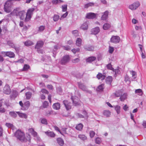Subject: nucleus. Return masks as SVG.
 I'll return each instance as SVG.
<instances>
[{
  "label": "nucleus",
  "instance_id": "obj_1",
  "mask_svg": "<svg viewBox=\"0 0 146 146\" xmlns=\"http://www.w3.org/2000/svg\"><path fill=\"white\" fill-rule=\"evenodd\" d=\"M14 135L17 139L22 142H26L27 141L25 133L21 130H17L15 133Z\"/></svg>",
  "mask_w": 146,
  "mask_h": 146
},
{
  "label": "nucleus",
  "instance_id": "obj_2",
  "mask_svg": "<svg viewBox=\"0 0 146 146\" xmlns=\"http://www.w3.org/2000/svg\"><path fill=\"white\" fill-rule=\"evenodd\" d=\"M19 9V8H16L13 10L11 13L14 14L15 15L19 16L21 20H23L24 19L26 15L25 12L24 11H22L18 12Z\"/></svg>",
  "mask_w": 146,
  "mask_h": 146
},
{
  "label": "nucleus",
  "instance_id": "obj_3",
  "mask_svg": "<svg viewBox=\"0 0 146 146\" xmlns=\"http://www.w3.org/2000/svg\"><path fill=\"white\" fill-rule=\"evenodd\" d=\"M10 1L8 0L5 3L4 5V11L7 13H9L11 11V3Z\"/></svg>",
  "mask_w": 146,
  "mask_h": 146
},
{
  "label": "nucleus",
  "instance_id": "obj_4",
  "mask_svg": "<svg viewBox=\"0 0 146 146\" xmlns=\"http://www.w3.org/2000/svg\"><path fill=\"white\" fill-rule=\"evenodd\" d=\"M79 88L83 91L87 92L91 94L92 92L91 91L88 90L86 86L84 84L81 82H78L77 83Z\"/></svg>",
  "mask_w": 146,
  "mask_h": 146
},
{
  "label": "nucleus",
  "instance_id": "obj_5",
  "mask_svg": "<svg viewBox=\"0 0 146 146\" xmlns=\"http://www.w3.org/2000/svg\"><path fill=\"white\" fill-rule=\"evenodd\" d=\"M140 4L139 1H137L134 2L132 4L129 6V8L132 10H134L137 9L140 6Z\"/></svg>",
  "mask_w": 146,
  "mask_h": 146
},
{
  "label": "nucleus",
  "instance_id": "obj_6",
  "mask_svg": "<svg viewBox=\"0 0 146 146\" xmlns=\"http://www.w3.org/2000/svg\"><path fill=\"white\" fill-rule=\"evenodd\" d=\"M120 40V37L118 36H112L110 39V42L113 43L117 44Z\"/></svg>",
  "mask_w": 146,
  "mask_h": 146
},
{
  "label": "nucleus",
  "instance_id": "obj_7",
  "mask_svg": "<svg viewBox=\"0 0 146 146\" xmlns=\"http://www.w3.org/2000/svg\"><path fill=\"white\" fill-rule=\"evenodd\" d=\"M70 59V58L69 55H65L61 59L60 63L62 65H65L69 61Z\"/></svg>",
  "mask_w": 146,
  "mask_h": 146
},
{
  "label": "nucleus",
  "instance_id": "obj_8",
  "mask_svg": "<svg viewBox=\"0 0 146 146\" xmlns=\"http://www.w3.org/2000/svg\"><path fill=\"white\" fill-rule=\"evenodd\" d=\"M11 92L10 86L8 84H6L4 88L3 92L6 94H9Z\"/></svg>",
  "mask_w": 146,
  "mask_h": 146
},
{
  "label": "nucleus",
  "instance_id": "obj_9",
  "mask_svg": "<svg viewBox=\"0 0 146 146\" xmlns=\"http://www.w3.org/2000/svg\"><path fill=\"white\" fill-rule=\"evenodd\" d=\"M97 14L93 13H89L86 14V18L88 19L96 18Z\"/></svg>",
  "mask_w": 146,
  "mask_h": 146
},
{
  "label": "nucleus",
  "instance_id": "obj_10",
  "mask_svg": "<svg viewBox=\"0 0 146 146\" xmlns=\"http://www.w3.org/2000/svg\"><path fill=\"white\" fill-rule=\"evenodd\" d=\"M71 99L72 101L73 104L75 106H77L79 104V99L77 97L72 96Z\"/></svg>",
  "mask_w": 146,
  "mask_h": 146
},
{
  "label": "nucleus",
  "instance_id": "obj_11",
  "mask_svg": "<svg viewBox=\"0 0 146 146\" xmlns=\"http://www.w3.org/2000/svg\"><path fill=\"white\" fill-rule=\"evenodd\" d=\"M44 44V42L42 40H39L37 42L35 47V48L39 49L42 48Z\"/></svg>",
  "mask_w": 146,
  "mask_h": 146
},
{
  "label": "nucleus",
  "instance_id": "obj_12",
  "mask_svg": "<svg viewBox=\"0 0 146 146\" xmlns=\"http://www.w3.org/2000/svg\"><path fill=\"white\" fill-rule=\"evenodd\" d=\"M63 103L67 110H69L71 109V104L67 100H64L63 101Z\"/></svg>",
  "mask_w": 146,
  "mask_h": 146
},
{
  "label": "nucleus",
  "instance_id": "obj_13",
  "mask_svg": "<svg viewBox=\"0 0 146 146\" xmlns=\"http://www.w3.org/2000/svg\"><path fill=\"white\" fill-rule=\"evenodd\" d=\"M100 31V29L98 27L92 29L91 31L92 34L95 35L98 34Z\"/></svg>",
  "mask_w": 146,
  "mask_h": 146
},
{
  "label": "nucleus",
  "instance_id": "obj_14",
  "mask_svg": "<svg viewBox=\"0 0 146 146\" xmlns=\"http://www.w3.org/2000/svg\"><path fill=\"white\" fill-rule=\"evenodd\" d=\"M88 21H86L80 27L81 29L84 30H87L88 28Z\"/></svg>",
  "mask_w": 146,
  "mask_h": 146
},
{
  "label": "nucleus",
  "instance_id": "obj_15",
  "mask_svg": "<svg viewBox=\"0 0 146 146\" xmlns=\"http://www.w3.org/2000/svg\"><path fill=\"white\" fill-rule=\"evenodd\" d=\"M109 12L108 11H106L102 16L101 19L103 20H106L108 18Z\"/></svg>",
  "mask_w": 146,
  "mask_h": 146
},
{
  "label": "nucleus",
  "instance_id": "obj_16",
  "mask_svg": "<svg viewBox=\"0 0 146 146\" xmlns=\"http://www.w3.org/2000/svg\"><path fill=\"white\" fill-rule=\"evenodd\" d=\"M4 53L6 56H9L10 58H14L15 56L14 53L11 51L4 52Z\"/></svg>",
  "mask_w": 146,
  "mask_h": 146
},
{
  "label": "nucleus",
  "instance_id": "obj_17",
  "mask_svg": "<svg viewBox=\"0 0 146 146\" xmlns=\"http://www.w3.org/2000/svg\"><path fill=\"white\" fill-rule=\"evenodd\" d=\"M45 133L47 136L51 137H53L55 136V134L53 132L49 131L45 132Z\"/></svg>",
  "mask_w": 146,
  "mask_h": 146
},
{
  "label": "nucleus",
  "instance_id": "obj_18",
  "mask_svg": "<svg viewBox=\"0 0 146 146\" xmlns=\"http://www.w3.org/2000/svg\"><path fill=\"white\" fill-rule=\"evenodd\" d=\"M84 48L86 50L88 51H93L94 49V47L92 45L85 46Z\"/></svg>",
  "mask_w": 146,
  "mask_h": 146
},
{
  "label": "nucleus",
  "instance_id": "obj_19",
  "mask_svg": "<svg viewBox=\"0 0 146 146\" xmlns=\"http://www.w3.org/2000/svg\"><path fill=\"white\" fill-rule=\"evenodd\" d=\"M56 140L60 146H63L64 145V142L62 138L59 137Z\"/></svg>",
  "mask_w": 146,
  "mask_h": 146
},
{
  "label": "nucleus",
  "instance_id": "obj_20",
  "mask_svg": "<svg viewBox=\"0 0 146 146\" xmlns=\"http://www.w3.org/2000/svg\"><path fill=\"white\" fill-rule=\"evenodd\" d=\"M96 59V57L92 56L87 58L86 60L87 62L91 63V62L95 61Z\"/></svg>",
  "mask_w": 146,
  "mask_h": 146
},
{
  "label": "nucleus",
  "instance_id": "obj_21",
  "mask_svg": "<svg viewBox=\"0 0 146 146\" xmlns=\"http://www.w3.org/2000/svg\"><path fill=\"white\" fill-rule=\"evenodd\" d=\"M17 92L15 90H13L12 91L10 97L11 99L15 98L17 96Z\"/></svg>",
  "mask_w": 146,
  "mask_h": 146
},
{
  "label": "nucleus",
  "instance_id": "obj_22",
  "mask_svg": "<svg viewBox=\"0 0 146 146\" xmlns=\"http://www.w3.org/2000/svg\"><path fill=\"white\" fill-rule=\"evenodd\" d=\"M96 77L98 79H101L102 80H103L105 78L106 76L102 74L101 73H99L97 75Z\"/></svg>",
  "mask_w": 146,
  "mask_h": 146
},
{
  "label": "nucleus",
  "instance_id": "obj_23",
  "mask_svg": "<svg viewBox=\"0 0 146 146\" xmlns=\"http://www.w3.org/2000/svg\"><path fill=\"white\" fill-rule=\"evenodd\" d=\"M82 40L80 38H77L76 41V45L77 46L80 47L82 45Z\"/></svg>",
  "mask_w": 146,
  "mask_h": 146
},
{
  "label": "nucleus",
  "instance_id": "obj_24",
  "mask_svg": "<svg viewBox=\"0 0 146 146\" xmlns=\"http://www.w3.org/2000/svg\"><path fill=\"white\" fill-rule=\"evenodd\" d=\"M25 45L26 46H29L34 44V43L31 41L27 40L24 42Z\"/></svg>",
  "mask_w": 146,
  "mask_h": 146
},
{
  "label": "nucleus",
  "instance_id": "obj_25",
  "mask_svg": "<svg viewBox=\"0 0 146 146\" xmlns=\"http://www.w3.org/2000/svg\"><path fill=\"white\" fill-rule=\"evenodd\" d=\"M7 44L13 48L16 49L15 45L11 40H9L7 41Z\"/></svg>",
  "mask_w": 146,
  "mask_h": 146
},
{
  "label": "nucleus",
  "instance_id": "obj_26",
  "mask_svg": "<svg viewBox=\"0 0 146 146\" xmlns=\"http://www.w3.org/2000/svg\"><path fill=\"white\" fill-rule=\"evenodd\" d=\"M106 82L107 84L111 85L112 81V78L111 76H108L107 77L106 79Z\"/></svg>",
  "mask_w": 146,
  "mask_h": 146
},
{
  "label": "nucleus",
  "instance_id": "obj_27",
  "mask_svg": "<svg viewBox=\"0 0 146 146\" xmlns=\"http://www.w3.org/2000/svg\"><path fill=\"white\" fill-rule=\"evenodd\" d=\"M52 106L54 109L56 110H58L60 108V104L58 103H56L54 104Z\"/></svg>",
  "mask_w": 146,
  "mask_h": 146
},
{
  "label": "nucleus",
  "instance_id": "obj_28",
  "mask_svg": "<svg viewBox=\"0 0 146 146\" xmlns=\"http://www.w3.org/2000/svg\"><path fill=\"white\" fill-rule=\"evenodd\" d=\"M127 94L126 93H124L123 95H121L119 99L121 101H123L127 98Z\"/></svg>",
  "mask_w": 146,
  "mask_h": 146
},
{
  "label": "nucleus",
  "instance_id": "obj_29",
  "mask_svg": "<svg viewBox=\"0 0 146 146\" xmlns=\"http://www.w3.org/2000/svg\"><path fill=\"white\" fill-rule=\"evenodd\" d=\"M122 92L121 90H119L116 91L114 93L115 96L116 97H120L122 94Z\"/></svg>",
  "mask_w": 146,
  "mask_h": 146
},
{
  "label": "nucleus",
  "instance_id": "obj_30",
  "mask_svg": "<svg viewBox=\"0 0 146 146\" xmlns=\"http://www.w3.org/2000/svg\"><path fill=\"white\" fill-rule=\"evenodd\" d=\"M131 74L132 75V80H134L136 78V72L133 71H130Z\"/></svg>",
  "mask_w": 146,
  "mask_h": 146
},
{
  "label": "nucleus",
  "instance_id": "obj_31",
  "mask_svg": "<svg viewBox=\"0 0 146 146\" xmlns=\"http://www.w3.org/2000/svg\"><path fill=\"white\" fill-rule=\"evenodd\" d=\"M83 127V124L80 123L76 125V128L78 130L81 131Z\"/></svg>",
  "mask_w": 146,
  "mask_h": 146
},
{
  "label": "nucleus",
  "instance_id": "obj_32",
  "mask_svg": "<svg viewBox=\"0 0 146 146\" xmlns=\"http://www.w3.org/2000/svg\"><path fill=\"white\" fill-rule=\"evenodd\" d=\"M103 114L106 117H108L110 116L111 115V112L109 110H104L103 113Z\"/></svg>",
  "mask_w": 146,
  "mask_h": 146
},
{
  "label": "nucleus",
  "instance_id": "obj_33",
  "mask_svg": "<svg viewBox=\"0 0 146 146\" xmlns=\"http://www.w3.org/2000/svg\"><path fill=\"white\" fill-rule=\"evenodd\" d=\"M17 113L19 115L20 117L22 118H26L27 116L26 114L24 113H20L19 112H17Z\"/></svg>",
  "mask_w": 146,
  "mask_h": 146
},
{
  "label": "nucleus",
  "instance_id": "obj_34",
  "mask_svg": "<svg viewBox=\"0 0 146 146\" xmlns=\"http://www.w3.org/2000/svg\"><path fill=\"white\" fill-rule=\"evenodd\" d=\"M78 137L80 139L83 140L85 141L87 139V137L84 135L80 134L78 136Z\"/></svg>",
  "mask_w": 146,
  "mask_h": 146
},
{
  "label": "nucleus",
  "instance_id": "obj_35",
  "mask_svg": "<svg viewBox=\"0 0 146 146\" xmlns=\"http://www.w3.org/2000/svg\"><path fill=\"white\" fill-rule=\"evenodd\" d=\"M135 94H138L140 96H142L143 94V92L142 90L141 89H138L136 90L135 91Z\"/></svg>",
  "mask_w": 146,
  "mask_h": 146
},
{
  "label": "nucleus",
  "instance_id": "obj_36",
  "mask_svg": "<svg viewBox=\"0 0 146 146\" xmlns=\"http://www.w3.org/2000/svg\"><path fill=\"white\" fill-rule=\"evenodd\" d=\"M35 10L34 8H31L29 9L27 13L28 14L32 15L33 14V12Z\"/></svg>",
  "mask_w": 146,
  "mask_h": 146
},
{
  "label": "nucleus",
  "instance_id": "obj_37",
  "mask_svg": "<svg viewBox=\"0 0 146 146\" xmlns=\"http://www.w3.org/2000/svg\"><path fill=\"white\" fill-rule=\"evenodd\" d=\"M26 98L27 100H29L32 96V93L30 92H28L26 93Z\"/></svg>",
  "mask_w": 146,
  "mask_h": 146
},
{
  "label": "nucleus",
  "instance_id": "obj_38",
  "mask_svg": "<svg viewBox=\"0 0 146 146\" xmlns=\"http://www.w3.org/2000/svg\"><path fill=\"white\" fill-rule=\"evenodd\" d=\"M30 68V66L27 64L24 65L22 70L23 71H27Z\"/></svg>",
  "mask_w": 146,
  "mask_h": 146
},
{
  "label": "nucleus",
  "instance_id": "obj_39",
  "mask_svg": "<svg viewBox=\"0 0 146 146\" xmlns=\"http://www.w3.org/2000/svg\"><path fill=\"white\" fill-rule=\"evenodd\" d=\"M94 3L92 2H90L87 4H86L84 5V8H87L93 6L94 5Z\"/></svg>",
  "mask_w": 146,
  "mask_h": 146
},
{
  "label": "nucleus",
  "instance_id": "obj_40",
  "mask_svg": "<svg viewBox=\"0 0 146 146\" xmlns=\"http://www.w3.org/2000/svg\"><path fill=\"white\" fill-rule=\"evenodd\" d=\"M17 112L15 113L14 111H10L9 114L13 118H15L17 116Z\"/></svg>",
  "mask_w": 146,
  "mask_h": 146
},
{
  "label": "nucleus",
  "instance_id": "obj_41",
  "mask_svg": "<svg viewBox=\"0 0 146 146\" xmlns=\"http://www.w3.org/2000/svg\"><path fill=\"white\" fill-rule=\"evenodd\" d=\"M110 27V25L108 23L105 24L103 26V28L104 30H107Z\"/></svg>",
  "mask_w": 146,
  "mask_h": 146
},
{
  "label": "nucleus",
  "instance_id": "obj_42",
  "mask_svg": "<svg viewBox=\"0 0 146 146\" xmlns=\"http://www.w3.org/2000/svg\"><path fill=\"white\" fill-rule=\"evenodd\" d=\"M63 2L64 1L61 0H53L52 1V3L54 4H56Z\"/></svg>",
  "mask_w": 146,
  "mask_h": 146
},
{
  "label": "nucleus",
  "instance_id": "obj_43",
  "mask_svg": "<svg viewBox=\"0 0 146 146\" xmlns=\"http://www.w3.org/2000/svg\"><path fill=\"white\" fill-rule=\"evenodd\" d=\"M26 17L25 19V21L27 22L29 21L31 17V15L28 14L26 13Z\"/></svg>",
  "mask_w": 146,
  "mask_h": 146
},
{
  "label": "nucleus",
  "instance_id": "obj_44",
  "mask_svg": "<svg viewBox=\"0 0 146 146\" xmlns=\"http://www.w3.org/2000/svg\"><path fill=\"white\" fill-rule=\"evenodd\" d=\"M61 8L63 12L66 11L67 10V5L66 4L62 5Z\"/></svg>",
  "mask_w": 146,
  "mask_h": 146
},
{
  "label": "nucleus",
  "instance_id": "obj_45",
  "mask_svg": "<svg viewBox=\"0 0 146 146\" xmlns=\"http://www.w3.org/2000/svg\"><path fill=\"white\" fill-rule=\"evenodd\" d=\"M82 113L83 115V116L84 118L86 119L88 118V115L86 111H82Z\"/></svg>",
  "mask_w": 146,
  "mask_h": 146
},
{
  "label": "nucleus",
  "instance_id": "obj_46",
  "mask_svg": "<svg viewBox=\"0 0 146 146\" xmlns=\"http://www.w3.org/2000/svg\"><path fill=\"white\" fill-rule=\"evenodd\" d=\"M60 16L58 15H54L53 17V20L54 21H57L59 19Z\"/></svg>",
  "mask_w": 146,
  "mask_h": 146
},
{
  "label": "nucleus",
  "instance_id": "obj_47",
  "mask_svg": "<svg viewBox=\"0 0 146 146\" xmlns=\"http://www.w3.org/2000/svg\"><path fill=\"white\" fill-rule=\"evenodd\" d=\"M107 68L110 70H114V68L112 67V66L110 63H109L106 65Z\"/></svg>",
  "mask_w": 146,
  "mask_h": 146
},
{
  "label": "nucleus",
  "instance_id": "obj_48",
  "mask_svg": "<svg viewBox=\"0 0 146 146\" xmlns=\"http://www.w3.org/2000/svg\"><path fill=\"white\" fill-rule=\"evenodd\" d=\"M41 122L42 123L45 125L47 124V120L44 118L41 119Z\"/></svg>",
  "mask_w": 146,
  "mask_h": 146
},
{
  "label": "nucleus",
  "instance_id": "obj_49",
  "mask_svg": "<svg viewBox=\"0 0 146 146\" xmlns=\"http://www.w3.org/2000/svg\"><path fill=\"white\" fill-rule=\"evenodd\" d=\"M30 105V103L29 101L26 102L24 104V107L26 109H28Z\"/></svg>",
  "mask_w": 146,
  "mask_h": 146
},
{
  "label": "nucleus",
  "instance_id": "obj_50",
  "mask_svg": "<svg viewBox=\"0 0 146 146\" xmlns=\"http://www.w3.org/2000/svg\"><path fill=\"white\" fill-rule=\"evenodd\" d=\"M95 141L96 143L100 144L101 143L102 141L101 138L99 137H98L96 139Z\"/></svg>",
  "mask_w": 146,
  "mask_h": 146
},
{
  "label": "nucleus",
  "instance_id": "obj_51",
  "mask_svg": "<svg viewBox=\"0 0 146 146\" xmlns=\"http://www.w3.org/2000/svg\"><path fill=\"white\" fill-rule=\"evenodd\" d=\"M104 85L103 84H102L101 85H99L98 87V91H102L104 89Z\"/></svg>",
  "mask_w": 146,
  "mask_h": 146
},
{
  "label": "nucleus",
  "instance_id": "obj_52",
  "mask_svg": "<svg viewBox=\"0 0 146 146\" xmlns=\"http://www.w3.org/2000/svg\"><path fill=\"white\" fill-rule=\"evenodd\" d=\"M120 107L119 106L117 105L115 107V110L118 114H119L120 113Z\"/></svg>",
  "mask_w": 146,
  "mask_h": 146
},
{
  "label": "nucleus",
  "instance_id": "obj_53",
  "mask_svg": "<svg viewBox=\"0 0 146 146\" xmlns=\"http://www.w3.org/2000/svg\"><path fill=\"white\" fill-rule=\"evenodd\" d=\"M9 128H13L14 127V126L10 123H6L5 124Z\"/></svg>",
  "mask_w": 146,
  "mask_h": 146
},
{
  "label": "nucleus",
  "instance_id": "obj_54",
  "mask_svg": "<svg viewBox=\"0 0 146 146\" xmlns=\"http://www.w3.org/2000/svg\"><path fill=\"white\" fill-rule=\"evenodd\" d=\"M114 49L113 47H111L110 46H109V52L110 53L112 54L114 51Z\"/></svg>",
  "mask_w": 146,
  "mask_h": 146
},
{
  "label": "nucleus",
  "instance_id": "obj_55",
  "mask_svg": "<svg viewBox=\"0 0 146 146\" xmlns=\"http://www.w3.org/2000/svg\"><path fill=\"white\" fill-rule=\"evenodd\" d=\"M41 92L43 93H44L47 94H48L49 93L48 91L45 89H42L40 92V94H41Z\"/></svg>",
  "mask_w": 146,
  "mask_h": 146
},
{
  "label": "nucleus",
  "instance_id": "obj_56",
  "mask_svg": "<svg viewBox=\"0 0 146 146\" xmlns=\"http://www.w3.org/2000/svg\"><path fill=\"white\" fill-rule=\"evenodd\" d=\"M72 33L75 36H77L78 35V31L77 30L72 31Z\"/></svg>",
  "mask_w": 146,
  "mask_h": 146
},
{
  "label": "nucleus",
  "instance_id": "obj_57",
  "mask_svg": "<svg viewBox=\"0 0 146 146\" xmlns=\"http://www.w3.org/2000/svg\"><path fill=\"white\" fill-rule=\"evenodd\" d=\"M48 102L45 101L43 103V107L44 108H46L48 106Z\"/></svg>",
  "mask_w": 146,
  "mask_h": 146
},
{
  "label": "nucleus",
  "instance_id": "obj_58",
  "mask_svg": "<svg viewBox=\"0 0 146 146\" xmlns=\"http://www.w3.org/2000/svg\"><path fill=\"white\" fill-rule=\"evenodd\" d=\"M45 29V26L43 25L40 26L38 28V31L41 32L43 31Z\"/></svg>",
  "mask_w": 146,
  "mask_h": 146
},
{
  "label": "nucleus",
  "instance_id": "obj_59",
  "mask_svg": "<svg viewBox=\"0 0 146 146\" xmlns=\"http://www.w3.org/2000/svg\"><path fill=\"white\" fill-rule=\"evenodd\" d=\"M95 134V132L93 131H90V135L91 138L93 137Z\"/></svg>",
  "mask_w": 146,
  "mask_h": 146
},
{
  "label": "nucleus",
  "instance_id": "obj_60",
  "mask_svg": "<svg viewBox=\"0 0 146 146\" xmlns=\"http://www.w3.org/2000/svg\"><path fill=\"white\" fill-rule=\"evenodd\" d=\"M129 77L127 75L125 77V81L126 82H128L129 84L130 83V81L129 80Z\"/></svg>",
  "mask_w": 146,
  "mask_h": 146
},
{
  "label": "nucleus",
  "instance_id": "obj_61",
  "mask_svg": "<svg viewBox=\"0 0 146 146\" xmlns=\"http://www.w3.org/2000/svg\"><path fill=\"white\" fill-rule=\"evenodd\" d=\"M80 61V59L78 58H76L72 60V62L74 63H76Z\"/></svg>",
  "mask_w": 146,
  "mask_h": 146
},
{
  "label": "nucleus",
  "instance_id": "obj_62",
  "mask_svg": "<svg viewBox=\"0 0 146 146\" xmlns=\"http://www.w3.org/2000/svg\"><path fill=\"white\" fill-rule=\"evenodd\" d=\"M63 48L66 50H70L71 48L69 46H63Z\"/></svg>",
  "mask_w": 146,
  "mask_h": 146
},
{
  "label": "nucleus",
  "instance_id": "obj_63",
  "mask_svg": "<svg viewBox=\"0 0 146 146\" xmlns=\"http://www.w3.org/2000/svg\"><path fill=\"white\" fill-rule=\"evenodd\" d=\"M80 51V49L79 48L75 49L74 48L72 50V52L74 53V54L76 53L77 52H79Z\"/></svg>",
  "mask_w": 146,
  "mask_h": 146
},
{
  "label": "nucleus",
  "instance_id": "obj_64",
  "mask_svg": "<svg viewBox=\"0 0 146 146\" xmlns=\"http://www.w3.org/2000/svg\"><path fill=\"white\" fill-rule=\"evenodd\" d=\"M57 50L55 49H54H54H53V50L52 51V52L53 54V56L54 58H55V56L56 55V54L57 53V52H56Z\"/></svg>",
  "mask_w": 146,
  "mask_h": 146
}]
</instances>
